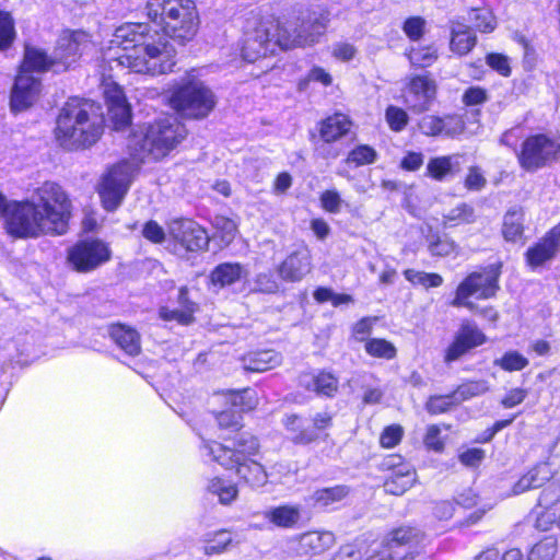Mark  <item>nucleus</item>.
Masks as SVG:
<instances>
[{
  "instance_id": "f257e3e1",
  "label": "nucleus",
  "mask_w": 560,
  "mask_h": 560,
  "mask_svg": "<svg viewBox=\"0 0 560 560\" xmlns=\"http://www.w3.org/2000/svg\"><path fill=\"white\" fill-rule=\"evenodd\" d=\"M113 45L121 48V52L107 54L105 62L110 70L129 69L136 73L152 75L173 71L176 50L174 45L151 31L145 23H128L116 28Z\"/></svg>"
},
{
  "instance_id": "f03ea898",
  "label": "nucleus",
  "mask_w": 560,
  "mask_h": 560,
  "mask_svg": "<svg viewBox=\"0 0 560 560\" xmlns=\"http://www.w3.org/2000/svg\"><path fill=\"white\" fill-rule=\"evenodd\" d=\"M70 200L56 183L46 182L7 217V231L15 237L62 235L68 231Z\"/></svg>"
},
{
  "instance_id": "7ed1b4c3",
  "label": "nucleus",
  "mask_w": 560,
  "mask_h": 560,
  "mask_svg": "<svg viewBox=\"0 0 560 560\" xmlns=\"http://www.w3.org/2000/svg\"><path fill=\"white\" fill-rule=\"evenodd\" d=\"M103 122L101 107L94 102L69 98L57 118L56 140L67 150L91 147L100 139Z\"/></svg>"
},
{
  "instance_id": "20e7f679",
  "label": "nucleus",
  "mask_w": 560,
  "mask_h": 560,
  "mask_svg": "<svg viewBox=\"0 0 560 560\" xmlns=\"http://www.w3.org/2000/svg\"><path fill=\"white\" fill-rule=\"evenodd\" d=\"M203 450L224 469L233 470L248 487L256 489L268 482L265 467L255 459L259 453V443L255 436L240 433L224 443L207 442Z\"/></svg>"
},
{
  "instance_id": "39448f33",
  "label": "nucleus",
  "mask_w": 560,
  "mask_h": 560,
  "mask_svg": "<svg viewBox=\"0 0 560 560\" xmlns=\"http://www.w3.org/2000/svg\"><path fill=\"white\" fill-rule=\"evenodd\" d=\"M187 136V130L174 117H165L150 124L129 140V148L138 160H161L174 150Z\"/></svg>"
},
{
  "instance_id": "423d86ee",
  "label": "nucleus",
  "mask_w": 560,
  "mask_h": 560,
  "mask_svg": "<svg viewBox=\"0 0 560 560\" xmlns=\"http://www.w3.org/2000/svg\"><path fill=\"white\" fill-rule=\"evenodd\" d=\"M148 15L163 25L162 36L168 42L184 45L196 34L198 16L192 0H152L148 3Z\"/></svg>"
},
{
  "instance_id": "0eeeda50",
  "label": "nucleus",
  "mask_w": 560,
  "mask_h": 560,
  "mask_svg": "<svg viewBox=\"0 0 560 560\" xmlns=\"http://www.w3.org/2000/svg\"><path fill=\"white\" fill-rule=\"evenodd\" d=\"M170 104L184 117L202 119L213 110L217 100L203 82L187 80L173 90Z\"/></svg>"
},
{
  "instance_id": "6e6552de",
  "label": "nucleus",
  "mask_w": 560,
  "mask_h": 560,
  "mask_svg": "<svg viewBox=\"0 0 560 560\" xmlns=\"http://www.w3.org/2000/svg\"><path fill=\"white\" fill-rule=\"evenodd\" d=\"M501 269L499 265H490L481 271L469 273L457 287L455 298L451 302L454 307H466L469 311H478L477 305L469 301V298L477 299L493 298L499 290V278Z\"/></svg>"
},
{
  "instance_id": "1a4fd4ad",
  "label": "nucleus",
  "mask_w": 560,
  "mask_h": 560,
  "mask_svg": "<svg viewBox=\"0 0 560 560\" xmlns=\"http://www.w3.org/2000/svg\"><path fill=\"white\" fill-rule=\"evenodd\" d=\"M520 166L533 173L560 158V142L538 133L527 137L516 152Z\"/></svg>"
},
{
  "instance_id": "9d476101",
  "label": "nucleus",
  "mask_w": 560,
  "mask_h": 560,
  "mask_svg": "<svg viewBox=\"0 0 560 560\" xmlns=\"http://www.w3.org/2000/svg\"><path fill=\"white\" fill-rule=\"evenodd\" d=\"M133 173L135 165L128 161H122L113 166L103 177L98 194L107 211H114L120 206L128 191Z\"/></svg>"
},
{
  "instance_id": "9b49d317",
  "label": "nucleus",
  "mask_w": 560,
  "mask_h": 560,
  "mask_svg": "<svg viewBox=\"0 0 560 560\" xmlns=\"http://www.w3.org/2000/svg\"><path fill=\"white\" fill-rule=\"evenodd\" d=\"M110 257V248L101 240L79 241L67 250V260L78 272L93 271Z\"/></svg>"
},
{
  "instance_id": "f8f14e48",
  "label": "nucleus",
  "mask_w": 560,
  "mask_h": 560,
  "mask_svg": "<svg viewBox=\"0 0 560 560\" xmlns=\"http://www.w3.org/2000/svg\"><path fill=\"white\" fill-rule=\"evenodd\" d=\"M91 38L83 31H65L57 39V44L51 56V62L68 69L80 56L90 48Z\"/></svg>"
},
{
  "instance_id": "ddd939ff",
  "label": "nucleus",
  "mask_w": 560,
  "mask_h": 560,
  "mask_svg": "<svg viewBox=\"0 0 560 560\" xmlns=\"http://www.w3.org/2000/svg\"><path fill=\"white\" fill-rule=\"evenodd\" d=\"M329 22L327 12H312L304 19L295 30L293 38H278V44L283 49L293 47L311 46L318 42L325 33Z\"/></svg>"
},
{
  "instance_id": "4468645a",
  "label": "nucleus",
  "mask_w": 560,
  "mask_h": 560,
  "mask_svg": "<svg viewBox=\"0 0 560 560\" xmlns=\"http://www.w3.org/2000/svg\"><path fill=\"white\" fill-rule=\"evenodd\" d=\"M172 238L188 252L207 250L210 237L207 231L189 219H175L168 224Z\"/></svg>"
},
{
  "instance_id": "2eb2a0df",
  "label": "nucleus",
  "mask_w": 560,
  "mask_h": 560,
  "mask_svg": "<svg viewBox=\"0 0 560 560\" xmlns=\"http://www.w3.org/2000/svg\"><path fill=\"white\" fill-rule=\"evenodd\" d=\"M312 255L306 245H300L279 265L280 278L289 282H298L312 271Z\"/></svg>"
},
{
  "instance_id": "dca6fc26",
  "label": "nucleus",
  "mask_w": 560,
  "mask_h": 560,
  "mask_svg": "<svg viewBox=\"0 0 560 560\" xmlns=\"http://www.w3.org/2000/svg\"><path fill=\"white\" fill-rule=\"evenodd\" d=\"M486 341L485 334L472 323L465 322L457 331L454 341L445 351L446 363L458 360L470 349L482 345Z\"/></svg>"
},
{
  "instance_id": "f3484780",
  "label": "nucleus",
  "mask_w": 560,
  "mask_h": 560,
  "mask_svg": "<svg viewBox=\"0 0 560 560\" xmlns=\"http://www.w3.org/2000/svg\"><path fill=\"white\" fill-rule=\"evenodd\" d=\"M560 249V223L552 228L538 243L529 247L525 254L532 268L542 266L553 259Z\"/></svg>"
},
{
  "instance_id": "a211bd4d",
  "label": "nucleus",
  "mask_w": 560,
  "mask_h": 560,
  "mask_svg": "<svg viewBox=\"0 0 560 560\" xmlns=\"http://www.w3.org/2000/svg\"><path fill=\"white\" fill-rule=\"evenodd\" d=\"M39 91L40 81L31 73L20 71L11 93V108L19 112L28 108L37 100Z\"/></svg>"
},
{
  "instance_id": "6ab92c4d",
  "label": "nucleus",
  "mask_w": 560,
  "mask_h": 560,
  "mask_svg": "<svg viewBox=\"0 0 560 560\" xmlns=\"http://www.w3.org/2000/svg\"><path fill=\"white\" fill-rule=\"evenodd\" d=\"M272 39L266 25L259 24L254 31L246 33L242 47V56L248 62L266 57L273 49Z\"/></svg>"
},
{
  "instance_id": "aec40b11",
  "label": "nucleus",
  "mask_w": 560,
  "mask_h": 560,
  "mask_svg": "<svg viewBox=\"0 0 560 560\" xmlns=\"http://www.w3.org/2000/svg\"><path fill=\"white\" fill-rule=\"evenodd\" d=\"M299 384L308 392L328 398L334 397L339 388V380L332 373L324 370L302 373L299 376Z\"/></svg>"
},
{
  "instance_id": "412c9836",
  "label": "nucleus",
  "mask_w": 560,
  "mask_h": 560,
  "mask_svg": "<svg viewBox=\"0 0 560 560\" xmlns=\"http://www.w3.org/2000/svg\"><path fill=\"white\" fill-rule=\"evenodd\" d=\"M335 542L331 532H307L299 536L294 550L301 557H313L330 549Z\"/></svg>"
},
{
  "instance_id": "4be33fe9",
  "label": "nucleus",
  "mask_w": 560,
  "mask_h": 560,
  "mask_svg": "<svg viewBox=\"0 0 560 560\" xmlns=\"http://www.w3.org/2000/svg\"><path fill=\"white\" fill-rule=\"evenodd\" d=\"M108 335L128 355L136 357L141 352V337L135 328L120 323L112 324Z\"/></svg>"
},
{
  "instance_id": "5701e85b",
  "label": "nucleus",
  "mask_w": 560,
  "mask_h": 560,
  "mask_svg": "<svg viewBox=\"0 0 560 560\" xmlns=\"http://www.w3.org/2000/svg\"><path fill=\"white\" fill-rule=\"evenodd\" d=\"M407 89L409 94L413 95L417 100L412 107L418 113L429 108V104L434 98L436 92L434 81L427 75L411 78Z\"/></svg>"
},
{
  "instance_id": "b1692460",
  "label": "nucleus",
  "mask_w": 560,
  "mask_h": 560,
  "mask_svg": "<svg viewBox=\"0 0 560 560\" xmlns=\"http://www.w3.org/2000/svg\"><path fill=\"white\" fill-rule=\"evenodd\" d=\"M417 481V472L411 466H400L388 476L384 482L386 493L402 495Z\"/></svg>"
},
{
  "instance_id": "393cba45",
  "label": "nucleus",
  "mask_w": 560,
  "mask_h": 560,
  "mask_svg": "<svg viewBox=\"0 0 560 560\" xmlns=\"http://www.w3.org/2000/svg\"><path fill=\"white\" fill-rule=\"evenodd\" d=\"M477 37L472 30L459 22H452L450 49L458 55H467L476 45Z\"/></svg>"
},
{
  "instance_id": "a878e982",
  "label": "nucleus",
  "mask_w": 560,
  "mask_h": 560,
  "mask_svg": "<svg viewBox=\"0 0 560 560\" xmlns=\"http://www.w3.org/2000/svg\"><path fill=\"white\" fill-rule=\"evenodd\" d=\"M351 121L342 114H335L322 121L319 136L325 142H334L347 135L350 130Z\"/></svg>"
},
{
  "instance_id": "bb28decb",
  "label": "nucleus",
  "mask_w": 560,
  "mask_h": 560,
  "mask_svg": "<svg viewBox=\"0 0 560 560\" xmlns=\"http://www.w3.org/2000/svg\"><path fill=\"white\" fill-rule=\"evenodd\" d=\"M246 270L240 262H223L218 265L210 275L213 285L224 288L241 280Z\"/></svg>"
},
{
  "instance_id": "cd10ccee",
  "label": "nucleus",
  "mask_w": 560,
  "mask_h": 560,
  "mask_svg": "<svg viewBox=\"0 0 560 560\" xmlns=\"http://www.w3.org/2000/svg\"><path fill=\"white\" fill-rule=\"evenodd\" d=\"M280 363V355L273 350L255 351L243 358V366L250 372H266Z\"/></svg>"
},
{
  "instance_id": "c85d7f7f",
  "label": "nucleus",
  "mask_w": 560,
  "mask_h": 560,
  "mask_svg": "<svg viewBox=\"0 0 560 560\" xmlns=\"http://www.w3.org/2000/svg\"><path fill=\"white\" fill-rule=\"evenodd\" d=\"M282 423L290 433V439L294 444L306 445L318 439L317 432L312 428H304L300 417L296 415L285 416Z\"/></svg>"
},
{
  "instance_id": "c756f323",
  "label": "nucleus",
  "mask_w": 560,
  "mask_h": 560,
  "mask_svg": "<svg viewBox=\"0 0 560 560\" xmlns=\"http://www.w3.org/2000/svg\"><path fill=\"white\" fill-rule=\"evenodd\" d=\"M502 233L506 241L517 242L524 233V210L522 207L510 208L503 218Z\"/></svg>"
},
{
  "instance_id": "7c9ffc66",
  "label": "nucleus",
  "mask_w": 560,
  "mask_h": 560,
  "mask_svg": "<svg viewBox=\"0 0 560 560\" xmlns=\"http://www.w3.org/2000/svg\"><path fill=\"white\" fill-rule=\"evenodd\" d=\"M55 66H57V63H52L51 57H48L44 50L26 46L21 71L26 73H31L32 71H46Z\"/></svg>"
},
{
  "instance_id": "2f4dec72",
  "label": "nucleus",
  "mask_w": 560,
  "mask_h": 560,
  "mask_svg": "<svg viewBox=\"0 0 560 560\" xmlns=\"http://www.w3.org/2000/svg\"><path fill=\"white\" fill-rule=\"evenodd\" d=\"M265 517L276 526L289 528L298 523L300 511L294 506L281 505L267 511Z\"/></svg>"
},
{
  "instance_id": "473e14b6",
  "label": "nucleus",
  "mask_w": 560,
  "mask_h": 560,
  "mask_svg": "<svg viewBox=\"0 0 560 560\" xmlns=\"http://www.w3.org/2000/svg\"><path fill=\"white\" fill-rule=\"evenodd\" d=\"M207 489L210 493L217 495L219 498V502L224 505L231 504L238 495V488L235 483L219 477L212 478L209 481Z\"/></svg>"
},
{
  "instance_id": "72a5a7b5",
  "label": "nucleus",
  "mask_w": 560,
  "mask_h": 560,
  "mask_svg": "<svg viewBox=\"0 0 560 560\" xmlns=\"http://www.w3.org/2000/svg\"><path fill=\"white\" fill-rule=\"evenodd\" d=\"M203 552L207 556L221 555L225 552L233 542L232 534L226 529H220L209 534L206 538Z\"/></svg>"
},
{
  "instance_id": "f704fd0d",
  "label": "nucleus",
  "mask_w": 560,
  "mask_h": 560,
  "mask_svg": "<svg viewBox=\"0 0 560 560\" xmlns=\"http://www.w3.org/2000/svg\"><path fill=\"white\" fill-rule=\"evenodd\" d=\"M349 491L350 489L348 486L338 485L316 490L313 493L312 499L315 504L319 506H328L343 500L349 494Z\"/></svg>"
},
{
  "instance_id": "c9c22d12",
  "label": "nucleus",
  "mask_w": 560,
  "mask_h": 560,
  "mask_svg": "<svg viewBox=\"0 0 560 560\" xmlns=\"http://www.w3.org/2000/svg\"><path fill=\"white\" fill-rule=\"evenodd\" d=\"M547 479L546 472L541 475V467H535L520 478L513 487V493L520 494L527 490L539 488Z\"/></svg>"
},
{
  "instance_id": "e433bc0d",
  "label": "nucleus",
  "mask_w": 560,
  "mask_h": 560,
  "mask_svg": "<svg viewBox=\"0 0 560 560\" xmlns=\"http://www.w3.org/2000/svg\"><path fill=\"white\" fill-rule=\"evenodd\" d=\"M364 348L366 353L374 358L392 360L397 354L396 347L381 338L368 339Z\"/></svg>"
},
{
  "instance_id": "4c0bfd02",
  "label": "nucleus",
  "mask_w": 560,
  "mask_h": 560,
  "mask_svg": "<svg viewBox=\"0 0 560 560\" xmlns=\"http://www.w3.org/2000/svg\"><path fill=\"white\" fill-rule=\"evenodd\" d=\"M475 219L474 208L468 203L462 202L443 215V224L472 223Z\"/></svg>"
},
{
  "instance_id": "58836bf2",
  "label": "nucleus",
  "mask_w": 560,
  "mask_h": 560,
  "mask_svg": "<svg viewBox=\"0 0 560 560\" xmlns=\"http://www.w3.org/2000/svg\"><path fill=\"white\" fill-rule=\"evenodd\" d=\"M415 67H430L438 59V50L433 46L412 47L406 54Z\"/></svg>"
},
{
  "instance_id": "ea45409f",
  "label": "nucleus",
  "mask_w": 560,
  "mask_h": 560,
  "mask_svg": "<svg viewBox=\"0 0 560 560\" xmlns=\"http://www.w3.org/2000/svg\"><path fill=\"white\" fill-rule=\"evenodd\" d=\"M468 19L479 32H492L497 26L494 15L486 8L471 9Z\"/></svg>"
},
{
  "instance_id": "a19ab883",
  "label": "nucleus",
  "mask_w": 560,
  "mask_h": 560,
  "mask_svg": "<svg viewBox=\"0 0 560 560\" xmlns=\"http://www.w3.org/2000/svg\"><path fill=\"white\" fill-rule=\"evenodd\" d=\"M557 553V540L546 537L537 542L529 551L527 560H553Z\"/></svg>"
},
{
  "instance_id": "79ce46f5",
  "label": "nucleus",
  "mask_w": 560,
  "mask_h": 560,
  "mask_svg": "<svg viewBox=\"0 0 560 560\" xmlns=\"http://www.w3.org/2000/svg\"><path fill=\"white\" fill-rule=\"evenodd\" d=\"M108 117L116 130L128 127L131 122L130 105L127 102L117 105H110L108 107Z\"/></svg>"
},
{
  "instance_id": "37998d69",
  "label": "nucleus",
  "mask_w": 560,
  "mask_h": 560,
  "mask_svg": "<svg viewBox=\"0 0 560 560\" xmlns=\"http://www.w3.org/2000/svg\"><path fill=\"white\" fill-rule=\"evenodd\" d=\"M452 156L433 158L427 165V174L435 180H443L452 173Z\"/></svg>"
},
{
  "instance_id": "c03bdc74",
  "label": "nucleus",
  "mask_w": 560,
  "mask_h": 560,
  "mask_svg": "<svg viewBox=\"0 0 560 560\" xmlns=\"http://www.w3.org/2000/svg\"><path fill=\"white\" fill-rule=\"evenodd\" d=\"M389 541L396 545H412L419 544L423 535L422 533L413 527H398L390 532Z\"/></svg>"
},
{
  "instance_id": "a18cd8bd",
  "label": "nucleus",
  "mask_w": 560,
  "mask_h": 560,
  "mask_svg": "<svg viewBox=\"0 0 560 560\" xmlns=\"http://www.w3.org/2000/svg\"><path fill=\"white\" fill-rule=\"evenodd\" d=\"M489 390L488 382L485 380L469 381L459 385L454 392L456 399L466 400L482 395Z\"/></svg>"
},
{
  "instance_id": "49530a36",
  "label": "nucleus",
  "mask_w": 560,
  "mask_h": 560,
  "mask_svg": "<svg viewBox=\"0 0 560 560\" xmlns=\"http://www.w3.org/2000/svg\"><path fill=\"white\" fill-rule=\"evenodd\" d=\"M442 137L455 138L465 131L466 124L464 117L458 114H448L441 117Z\"/></svg>"
},
{
  "instance_id": "de8ad7c7",
  "label": "nucleus",
  "mask_w": 560,
  "mask_h": 560,
  "mask_svg": "<svg viewBox=\"0 0 560 560\" xmlns=\"http://www.w3.org/2000/svg\"><path fill=\"white\" fill-rule=\"evenodd\" d=\"M15 38L14 21L7 12L0 11V50L8 49Z\"/></svg>"
},
{
  "instance_id": "09e8293b",
  "label": "nucleus",
  "mask_w": 560,
  "mask_h": 560,
  "mask_svg": "<svg viewBox=\"0 0 560 560\" xmlns=\"http://www.w3.org/2000/svg\"><path fill=\"white\" fill-rule=\"evenodd\" d=\"M528 363V360L517 351H509L504 353L501 359L494 361L495 365L509 372L521 371L525 369Z\"/></svg>"
},
{
  "instance_id": "8fccbe9b",
  "label": "nucleus",
  "mask_w": 560,
  "mask_h": 560,
  "mask_svg": "<svg viewBox=\"0 0 560 560\" xmlns=\"http://www.w3.org/2000/svg\"><path fill=\"white\" fill-rule=\"evenodd\" d=\"M456 248V243L446 235L432 236L429 243V250L433 256L445 257L453 254Z\"/></svg>"
},
{
  "instance_id": "3c124183",
  "label": "nucleus",
  "mask_w": 560,
  "mask_h": 560,
  "mask_svg": "<svg viewBox=\"0 0 560 560\" xmlns=\"http://www.w3.org/2000/svg\"><path fill=\"white\" fill-rule=\"evenodd\" d=\"M196 311L195 304H188L186 310H168L162 307L160 310V316L164 320H176L183 325L190 324L194 320V313Z\"/></svg>"
},
{
  "instance_id": "603ef678",
  "label": "nucleus",
  "mask_w": 560,
  "mask_h": 560,
  "mask_svg": "<svg viewBox=\"0 0 560 560\" xmlns=\"http://www.w3.org/2000/svg\"><path fill=\"white\" fill-rule=\"evenodd\" d=\"M112 75H108V79L103 80V93L106 100L107 107L110 105H117L120 103H126V96L121 86H119L116 82L110 80Z\"/></svg>"
},
{
  "instance_id": "864d4df0",
  "label": "nucleus",
  "mask_w": 560,
  "mask_h": 560,
  "mask_svg": "<svg viewBox=\"0 0 560 560\" xmlns=\"http://www.w3.org/2000/svg\"><path fill=\"white\" fill-rule=\"evenodd\" d=\"M376 151L369 145H359L354 148L347 158V163H352L355 166L371 164L376 160Z\"/></svg>"
},
{
  "instance_id": "5fc2aeb1",
  "label": "nucleus",
  "mask_w": 560,
  "mask_h": 560,
  "mask_svg": "<svg viewBox=\"0 0 560 560\" xmlns=\"http://www.w3.org/2000/svg\"><path fill=\"white\" fill-rule=\"evenodd\" d=\"M385 116L389 128L394 131H401L408 124L407 113L399 107L388 106Z\"/></svg>"
},
{
  "instance_id": "6e6d98bb",
  "label": "nucleus",
  "mask_w": 560,
  "mask_h": 560,
  "mask_svg": "<svg viewBox=\"0 0 560 560\" xmlns=\"http://www.w3.org/2000/svg\"><path fill=\"white\" fill-rule=\"evenodd\" d=\"M456 400L454 393L447 396H432L427 402V410L432 415L443 413L446 412Z\"/></svg>"
},
{
  "instance_id": "4d7b16f0",
  "label": "nucleus",
  "mask_w": 560,
  "mask_h": 560,
  "mask_svg": "<svg viewBox=\"0 0 560 560\" xmlns=\"http://www.w3.org/2000/svg\"><path fill=\"white\" fill-rule=\"evenodd\" d=\"M420 131L429 137H442V120L440 116L425 115L419 124Z\"/></svg>"
},
{
  "instance_id": "13d9d810",
  "label": "nucleus",
  "mask_w": 560,
  "mask_h": 560,
  "mask_svg": "<svg viewBox=\"0 0 560 560\" xmlns=\"http://www.w3.org/2000/svg\"><path fill=\"white\" fill-rule=\"evenodd\" d=\"M425 24L427 22L423 18L411 16L405 21L402 30L408 38L419 40L424 34Z\"/></svg>"
},
{
  "instance_id": "bf43d9fd",
  "label": "nucleus",
  "mask_w": 560,
  "mask_h": 560,
  "mask_svg": "<svg viewBox=\"0 0 560 560\" xmlns=\"http://www.w3.org/2000/svg\"><path fill=\"white\" fill-rule=\"evenodd\" d=\"M320 205L323 209L330 213H338L341 209L342 199L335 189H327L320 195Z\"/></svg>"
},
{
  "instance_id": "052dcab7",
  "label": "nucleus",
  "mask_w": 560,
  "mask_h": 560,
  "mask_svg": "<svg viewBox=\"0 0 560 560\" xmlns=\"http://www.w3.org/2000/svg\"><path fill=\"white\" fill-rule=\"evenodd\" d=\"M404 434V430L400 425L393 424L386 427L380 436V443L383 447L390 448L396 446Z\"/></svg>"
},
{
  "instance_id": "680f3d73",
  "label": "nucleus",
  "mask_w": 560,
  "mask_h": 560,
  "mask_svg": "<svg viewBox=\"0 0 560 560\" xmlns=\"http://www.w3.org/2000/svg\"><path fill=\"white\" fill-rule=\"evenodd\" d=\"M255 290L262 293H276L279 290V283L270 272H261L255 279Z\"/></svg>"
},
{
  "instance_id": "e2e57ef3",
  "label": "nucleus",
  "mask_w": 560,
  "mask_h": 560,
  "mask_svg": "<svg viewBox=\"0 0 560 560\" xmlns=\"http://www.w3.org/2000/svg\"><path fill=\"white\" fill-rule=\"evenodd\" d=\"M142 235L152 243H162L165 240V232L163 228L153 220H150L144 224Z\"/></svg>"
},
{
  "instance_id": "0e129e2a",
  "label": "nucleus",
  "mask_w": 560,
  "mask_h": 560,
  "mask_svg": "<svg viewBox=\"0 0 560 560\" xmlns=\"http://www.w3.org/2000/svg\"><path fill=\"white\" fill-rule=\"evenodd\" d=\"M241 413L234 410H224L217 415V421L223 429H238L241 427Z\"/></svg>"
},
{
  "instance_id": "69168bd1",
  "label": "nucleus",
  "mask_w": 560,
  "mask_h": 560,
  "mask_svg": "<svg viewBox=\"0 0 560 560\" xmlns=\"http://www.w3.org/2000/svg\"><path fill=\"white\" fill-rule=\"evenodd\" d=\"M440 433L441 430L436 424L429 425L423 439L424 445L430 450L441 452L444 448V443L440 439Z\"/></svg>"
},
{
  "instance_id": "338daca9",
  "label": "nucleus",
  "mask_w": 560,
  "mask_h": 560,
  "mask_svg": "<svg viewBox=\"0 0 560 560\" xmlns=\"http://www.w3.org/2000/svg\"><path fill=\"white\" fill-rule=\"evenodd\" d=\"M488 100L487 91L479 86L467 89L462 97V101L467 106L480 105Z\"/></svg>"
},
{
  "instance_id": "774afa93",
  "label": "nucleus",
  "mask_w": 560,
  "mask_h": 560,
  "mask_svg": "<svg viewBox=\"0 0 560 560\" xmlns=\"http://www.w3.org/2000/svg\"><path fill=\"white\" fill-rule=\"evenodd\" d=\"M487 184V179L476 166L469 168L468 174L465 178V187L468 190H481Z\"/></svg>"
}]
</instances>
